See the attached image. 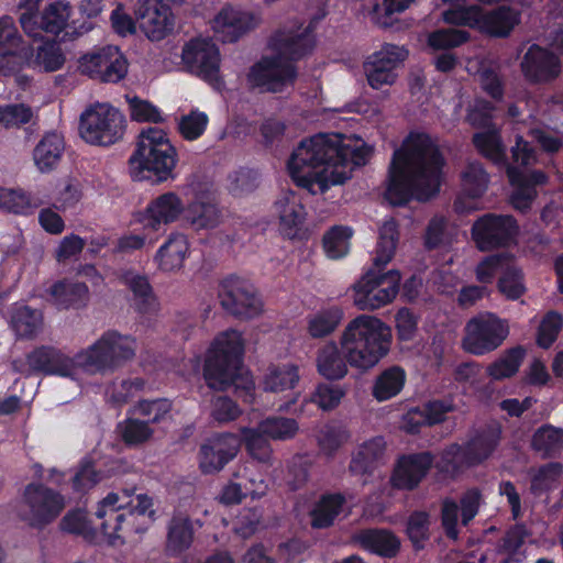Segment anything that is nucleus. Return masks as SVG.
I'll return each mask as SVG.
<instances>
[{"label":"nucleus","mask_w":563,"mask_h":563,"mask_svg":"<svg viewBox=\"0 0 563 563\" xmlns=\"http://www.w3.org/2000/svg\"><path fill=\"white\" fill-rule=\"evenodd\" d=\"M445 164L440 146L430 134L410 132L393 153L385 199L394 207H404L412 200H431L441 190Z\"/></svg>","instance_id":"obj_1"},{"label":"nucleus","mask_w":563,"mask_h":563,"mask_svg":"<svg viewBox=\"0 0 563 563\" xmlns=\"http://www.w3.org/2000/svg\"><path fill=\"white\" fill-rule=\"evenodd\" d=\"M344 140L341 133H319L302 140L287 162L294 183L316 195L350 179L347 165H366L372 148L364 142L352 146Z\"/></svg>","instance_id":"obj_2"},{"label":"nucleus","mask_w":563,"mask_h":563,"mask_svg":"<svg viewBox=\"0 0 563 563\" xmlns=\"http://www.w3.org/2000/svg\"><path fill=\"white\" fill-rule=\"evenodd\" d=\"M244 343L241 333L227 330L214 340L203 367L207 385L217 390H224L231 385L245 394V401H252L254 382L242 365Z\"/></svg>","instance_id":"obj_3"},{"label":"nucleus","mask_w":563,"mask_h":563,"mask_svg":"<svg viewBox=\"0 0 563 563\" xmlns=\"http://www.w3.org/2000/svg\"><path fill=\"white\" fill-rule=\"evenodd\" d=\"M391 340L390 327L374 316L361 314L347 323L340 344L349 365L365 372L388 354Z\"/></svg>","instance_id":"obj_4"},{"label":"nucleus","mask_w":563,"mask_h":563,"mask_svg":"<svg viewBox=\"0 0 563 563\" xmlns=\"http://www.w3.org/2000/svg\"><path fill=\"white\" fill-rule=\"evenodd\" d=\"M176 150L163 130L148 128L139 135L136 150L129 159L134 179L156 176L158 181L168 179L176 166Z\"/></svg>","instance_id":"obj_5"},{"label":"nucleus","mask_w":563,"mask_h":563,"mask_svg":"<svg viewBox=\"0 0 563 563\" xmlns=\"http://www.w3.org/2000/svg\"><path fill=\"white\" fill-rule=\"evenodd\" d=\"M136 347V341L131 335L109 330L93 344L78 352L77 362L88 371L113 372L135 357Z\"/></svg>","instance_id":"obj_6"},{"label":"nucleus","mask_w":563,"mask_h":563,"mask_svg":"<svg viewBox=\"0 0 563 563\" xmlns=\"http://www.w3.org/2000/svg\"><path fill=\"white\" fill-rule=\"evenodd\" d=\"M79 131L87 143L109 146L123 137L125 119L111 104L97 102L81 113Z\"/></svg>","instance_id":"obj_7"},{"label":"nucleus","mask_w":563,"mask_h":563,"mask_svg":"<svg viewBox=\"0 0 563 563\" xmlns=\"http://www.w3.org/2000/svg\"><path fill=\"white\" fill-rule=\"evenodd\" d=\"M508 335L509 324L506 319L494 312H479L466 322L462 347L472 355L483 356L501 346Z\"/></svg>","instance_id":"obj_8"},{"label":"nucleus","mask_w":563,"mask_h":563,"mask_svg":"<svg viewBox=\"0 0 563 563\" xmlns=\"http://www.w3.org/2000/svg\"><path fill=\"white\" fill-rule=\"evenodd\" d=\"M400 282L398 271L383 273L372 267L354 285V305L360 310L379 309L395 299L399 292Z\"/></svg>","instance_id":"obj_9"},{"label":"nucleus","mask_w":563,"mask_h":563,"mask_svg":"<svg viewBox=\"0 0 563 563\" xmlns=\"http://www.w3.org/2000/svg\"><path fill=\"white\" fill-rule=\"evenodd\" d=\"M519 224L511 214L487 212L472 224L471 236L481 252L507 249L516 243Z\"/></svg>","instance_id":"obj_10"},{"label":"nucleus","mask_w":563,"mask_h":563,"mask_svg":"<svg viewBox=\"0 0 563 563\" xmlns=\"http://www.w3.org/2000/svg\"><path fill=\"white\" fill-rule=\"evenodd\" d=\"M63 495L43 484H29L23 494L21 518L31 527L43 528L53 522L65 508Z\"/></svg>","instance_id":"obj_11"},{"label":"nucleus","mask_w":563,"mask_h":563,"mask_svg":"<svg viewBox=\"0 0 563 563\" xmlns=\"http://www.w3.org/2000/svg\"><path fill=\"white\" fill-rule=\"evenodd\" d=\"M184 67L192 75L216 88L222 85L220 75V52L217 45L207 38H192L181 51Z\"/></svg>","instance_id":"obj_12"},{"label":"nucleus","mask_w":563,"mask_h":563,"mask_svg":"<svg viewBox=\"0 0 563 563\" xmlns=\"http://www.w3.org/2000/svg\"><path fill=\"white\" fill-rule=\"evenodd\" d=\"M219 299L227 312L241 320L253 319L263 311V302L254 286L236 276H230L222 280Z\"/></svg>","instance_id":"obj_13"},{"label":"nucleus","mask_w":563,"mask_h":563,"mask_svg":"<svg viewBox=\"0 0 563 563\" xmlns=\"http://www.w3.org/2000/svg\"><path fill=\"white\" fill-rule=\"evenodd\" d=\"M81 74L101 82H118L128 73V62L117 46H106L79 59Z\"/></svg>","instance_id":"obj_14"},{"label":"nucleus","mask_w":563,"mask_h":563,"mask_svg":"<svg viewBox=\"0 0 563 563\" xmlns=\"http://www.w3.org/2000/svg\"><path fill=\"white\" fill-rule=\"evenodd\" d=\"M184 0H140L135 10L141 31L150 41H162L175 25L168 3L180 4Z\"/></svg>","instance_id":"obj_15"},{"label":"nucleus","mask_w":563,"mask_h":563,"mask_svg":"<svg viewBox=\"0 0 563 563\" xmlns=\"http://www.w3.org/2000/svg\"><path fill=\"white\" fill-rule=\"evenodd\" d=\"M433 464L434 455L430 451L401 454L395 462L389 483L397 490L412 492L424 481Z\"/></svg>","instance_id":"obj_16"},{"label":"nucleus","mask_w":563,"mask_h":563,"mask_svg":"<svg viewBox=\"0 0 563 563\" xmlns=\"http://www.w3.org/2000/svg\"><path fill=\"white\" fill-rule=\"evenodd\" d=\"M408 51L386 43L364 63V73L373 89L393 85L397 78L396 68L407 58Z\"/></svg>","instance_id":"obj_17"},{"label":"nucleus","mask_w":563,"mask_h":563,"mask_svg":"<svg viewBox=\"0 0 563 563\" xmlns=\"http://www.w3.org/2000/svg\"><path fill=\"white\" fill-rule=\"evenodd\" d=\"M520 70L525 80L531 85L548 84L561 75L562 63L554 52L531 44L520 60Z\"/></svg>","instance_id":"obj_18"},{"label":"nucleus","mask_w":563,"mask_h":563,"mask_svg":"<svg viewBox=\"0 0 563 563\" xmlns=\"http://www.w3.org/2000/svg\"><path fill=\"white\" fill-rule=\"evenodd\" d=\"M251 88L262 92H276L282 87V41L274 35L268 52L251 68L246 76Z\"/></svg>","instance_id":"obj_19"},{"label":"nucleus","mask_w":563,"mask_h":563,"mask_svg":"<svg viewBox=\"0 0 563 563\" xmlns=\"http://www.w3.org/2000/svg\"><path fill=\"white\" fill-rule=\"evenodd\" d=\"M261 22L258 14L232 5L222 8L212 20V29L222 42L233 43L254 30Z\"/></svg>","instance_id":"obj_20"},{"label":"nucleus","mask_w":563,"mask_h":563,"mask_svg":"<svg viewBox=\"0 0 563 563\" xmlns=\"http://www.w3.org/2000/svg\"><path fill=\"white\" fill-rule=\"evenodd\" d=\"M32 56V48L22 38L11 16L0 18V71L15 70Z\"/></svg>","instance_id":"obj_21"},{"label":"nucleus","mask_w":563,"mask_h":563,"mask_svg":"<svg viewBox=\"0 0 563 563\" xmlns=\"http://www.w3.org/2000/svg\"><path fill=\"white\" fill-rule=\"evenodd\" d=\"M29 373L73 377L79 366L77 354L70 357L53 346H40L26 355Z\"/></svg>","instance_id":"obj_22"},{"label":"nucleus","mask_w":563,"mask_h":563,"mask_svg":"<svg viewBox=\"0 0 563 563\" xmlns=\"http://www.w3.org/2000/svg\"><path fill=\"white\" fill-rule=\"evenodd\" d=\"M240 441L231 433L213 437L200 448L199 465L205 474L220 472L224 465L235 457Z\"/></svg>","instance_id":"obj_23"},{"label":"nucleus","mask_w":563,"mask_h":563,"mask_svg":"<svg viewBox=\"0 0 563 563\" xmlns=\"http://www.w3.org/2000/svg\"><path fill=\"white\" fill-rule=\"evenodd\" d=\"M184 211V202L177 194L169 191L159 195L144 211L145 228L157 231L162 225L175 222Z\"/></svg>","instance_id":"obj_24"},{"label":"nucleus","mask_w":563,"mask_h":563,"mask_svg":"<svg viewBox=\"0 0 563 563\" xmlns=\"http://www.w3.org/2000/svg\"><path fill=\"white\" fill-rule=\"evenodd\" d=\"M500 440L501 429L499 426L489 424L476 429L463 443L466 449V461L474 467L481 465L493 455Z\"/></svg>","instance_id":"obj_25"},{"label":"nucleus","mask_w":563,"mask_h":563,"mask_svg":"<svg viewBox=\"0 0 563 563\" xmlns=\"http://www.w3.org/2000/svg\"><path fill=\"white\" fill-rule=\"evenodd\" d=\"M477 30L494 37H507L520 22V11L509 5H499L492 11L479 7Z\"/></svg>","instance_id":"obj_26"},{"label":"nucleus","mask_w":563,"mask_h":563,"mask_svg":"<svg viewBox=\"0 0 563 563\" xmlns=\"http://www.w3.org/2000/svg\"><path fill=\"white\" fill-rule=\"evenodd\" d=\"M385 444L383 437H375L360 444L352 454L349 472L356 476L371 475L384 455Z\"/></svg>","instance_id":"obj_27"},{"label":"nucleus","mask_w":563,"mask_h":563,"mask_svg":"<svg viewBox=\"0 0 563 563\" xmlns=\"http://www.w3.org/2000/svg\"><path fill=\"white\" fill-rule=\"evenodd\" d=\"M361 547L386 559L396 558L400 551V539L387 529H366L358 534Z\"/></svg>","instance_id":"obj_28"},{"label":"nucleus","mask_w":563,"mask_h":563,"mask_svg":"<svg viewBox=\"0 0 563 563\" xmlns=\"http://www.w3.org/2000/svg\"><path fill=\"white\" fill-rule=\"evenodd\" d=\"M344 311L340 305L322 306L307 318V332L312 339H323L331 335L341 324Z\"/></svg>","instance_id":"obj_29"},{"label":"nucleus","mask_w":563,"mask_h":563,"mask_svg":"<svg viewBox=\"0 0 563 563\" xmlns=\"http://www.w3.org/2000/svg\"><path fill=\"white\" fill-rule=\"evenodd\" d=\"M65 150L60 134L46 133L33 150V162L41 173L53 170L59 163Z\"/></svg>","instance_id":"obj_30"},{"label":"nucleus","mask_w":563,"mask_h":563,"mask_svg":"<svg viewBox=\"0 0 563 563\" xmlns=\"http://www.w3.org/2000/svg\"><path fill=\"white\" fill-rule=\"evenodd\" d=\"M134 490V488H124L118 493H109L103 498V506L126 509L129 517L148 515L152 518L154 515L152 498L145 494L135 495Z\"/></svg>","instance_id":"obj_31"},{"label":"nucleus","mask_w":563,"mask_h":563,"mask_svg":"<svg viewBox=\"0 0 563 563\" xmlns=\"http://www.w3.org/2000/svg\"><path fill=\"white\" fill-rule=\"evenodd\" d=\"M54 303L63 309L85 307L89 300V289L85 283L60 280L48 290Z\"/></svg>","instance_id":"obj_32"},{"label":"nucleus","mask_w":563,"mask_h":563,"mask_svg":"<svg viewBox=\"0 0 563 563\" xmlns=\"http://www.w3.org/2000/svg\"><path fill=\"white\" fill-rule=\"evenodd\" d=\"M194 527L189 516L177 512L168 522L166 550L178 555L188 550L194 541Z\"/></svg>","instance_id":"obj_33"},{"label":"nucleus","mask_w":563,"mask_h":563,"mask_svg":"<svg viewBox=\"0 0 563 563\" xmlns=\"http://www.w3.org/2000/svg\"><path fill=\"white\" fill-rule=\"evenodd\" d=\"M185 219L195 231L212 230L223 222V213L214 202L196 200L187 207Z\"/></svg>","instance_id":"obj_34"},{"label":"nucleus","mask_w":563,"mask_h":563,"mask_svg":"<svg viewBox=\"0 0 563 563\" xmlns=\"http://www.w3.org/2000/svg\"><path fill=\"white\" fill-rule=\"evenodd\" d=\"M347 360L334 342L325 344L318 352L317 367L321 376L328 380H340L347 374Z\"/></svg>","instance_id":"obj_35"},{"label":"nucleus","mask_w":563,"mask_h":563,"mask_svg":"<svg viewBox=\"0 0 563 563\" xmlns=\"http://www.w3.org/2000/svg\"><path fill=\"white\" fill-rule=\"evenodd\" d=\"M345 496L341 493H327L321 495L310 511L311 526L316 529H325L334 523L345 505Z\"/></svg>","instance_id":"obj_36"},{"label":"nucleus","mask_w":563,"mask_h":563,"mask_svg":"<svg viewBox=\"0 0 563 563\" xmlns=\"http://www.w3.org/2000/svg\"><path fill=\"white\" fill-rule=\"evenodd\" d=\"M472 143L479 155L498 166H507L506 148L498 129L476 132Z\"/></svg>","instance_id":"obj_37"},{"label":"nucleus","mask_w":563,"mask_h":563,"mask_svg":"<svg viewBox=\"0 0 563 563\" xmlns=\"http://www.w3.org/2000/svg\"><path fill=\"white\" fill-rule=\"evenodd\" d=\"M187 252L186 236L181 233H173L159 247L155 258L161 269L173 272L183 267Z\"/></svg>","instance_id":"obj_38"},{"label":"nucleus","mask_w":563,"mask_h":563,"mask_svg":"<svg viewBox=\"0 0 563 563\" xmlns=\"http://www.w3.org/2000/svg\"><path fill=\"white\" fill-rule=\"evenodd\" d=\"M122 280L133 292V307L137 312L148 314L156 310V299L145 276L126 272Z\"/></svg>","instance_id":"obj_39"},{"label":"nucleus","mask_w":563,"mask_h":563,"mask_svg":"<svg viewBox=\"0 0 563 563\" xmlns=\"http://www.w3.org/2000/svg\"><path fill=\"white\" fill-rule=\"evenodd\" d=\"M398 240V223L391 218L385 221L379 229L373 268L384 271L387 263L394 257Z\"/></svg>","instance_id":"obj_40"},{"label":"nucleus","mask_w":563,"mask_h":563,"mask_svg":"<svg viewBox=\"0 0 563 563\" xmlns=\"http://www.w3.org/2000/svg\"><path fill=\"white\" fill-rule=\"evenodd\" d=\"M471 467H474V465L466 461V449L464 444L456 442L446 445L435 463L437 471L444 477L452 479Z\"/></svg>","instance_id":"obj_41"},{"label":"nucleus","mask_w":563,"mask_h":563,"mask_svg":"<svg viewBox=\"0 0 563 563\" xmlns=\"http://www.w3.org/2000/svg\"><path fill=\"white\" fill-rule=\"evenodd\" d=\"M406 383V372L394 365L384 369L375 379L372 395L378 401H386L397 396Z\"/></svg>","instance_id":"obj_42"},{"label":"nucleus","mask_w":563,"mask_h":563,"mask_svg":"<svg viewBox=\"0 0 563 563\" xmlns=\"http://www.w3.org/2000/svg\"><path fill=\"white\" fill-rule=\"evenodd\" d=\"M526 356V349L522 345H517L507 349L496 361L487 366V375L495 379L501 380L515 376Z\"/></svg>","instance_id":"obj_43"},{"label":"nucleus","mask_w":563,"mask_h":563,"mask_svg":"<svg viewBox=\"0 0 563 563\" xmlns=\"http://www.w3.org/2000/svg\"><path fill=\"white\" fill-rule=\"evenodd\" d=\"M405 533L416 552L422 551L431 538V516L426 510H413L406 520Z\"/></svg>","instance_id":"obj_44"},{"label":"nucleus","mask_w":563,"mask_h":563,"mask_svg":"<svg viewBox=\"0 0 563 563\" xmlns=\"http://www.w3.org/2000/svg\"><path fill=\"white\" fill-rule=\"evenodd\" d=\"M119 507L103 506V499L99 503L96 516L102 519L101 531L107 537L111 545L123 543V537L120 534L122 522L126 519L125 514H119Z\"/></svg>","instance_id":"obj_45"},{"label":"nucleus","mask_w":563,"mask_h":563,"mask_svg":"<svg viewBox=\"0 0 563 563\" xmlns=\"http://www.w3.org/2000/svg\"><path fill=\"white\" fill-rule=\"evenodd\" d=\"M353 231L349 227L333 225L323 235L322 246L325 255L331 260L344 257L350 250V239Z\"/></svg>","instance_id":"obj_46"},{"label":"nucleus","mask_w":563,"mask_h":563,"mask_svg":"<svg viewBox=\"0 0 563 563\" xmlns=\"http://www.w3.org/2000/svg\"><path fill=\"white\" fill-rule=\"evenodd\" d=\"M464 194L473 199L481 198L488 186L489 175L481 162H470L462 173Z\"/></svg>","instance_id":"obj_47"},{"label":"nucleus","mask_w":563,"mask_h":563,"mask_svg":"<svg viewBox=\"0 0 563 563\" xmlns=\"http://www.w3.org/2000/svg\"><path fill=\"white\" fill-rule=\"evenodd\" d=\"M563 445V429L551 424L540 427L532 435L531 446L544 457L553 456Z\"/></svg>","instance_id":"obj_48"},{"label":"nucleus","mask_w":563,"mask_h":563,"mask_svg":"<svg viewBox=\"0 0 563 563\" xmlns=\"http://www.w3.org/2000/svg\"><path fill=\"white\" fill-rule=\"evenodd\" d=\"M121 438L126 445L141 446L150 442L154 435V429L148 421L137 418H128L119 424Z\"/></svg>","instance_id":"obj_49"},{"label":"nucleus","mask_w":563,"mask_h":563,"mask_svg":"<svg viewBox=\"0 0 563 563\" xmlns=\"http://www.w3.org/2000/svg\"><path fill=\"white\" fill-rule=\"evenodd\" d=\"M498 291L508 300H518L525 295V275L521 268L508 266L497 280Z\"/></svg>","instance_id":"obj_50"},{"label":"nucleus","mask_w":563,"mask_h":563,"mask_svg":"<svg viewBox=\"0 0 563 563\" xmlns=\"http://www.w3.org/2000/svg\"><path fill=\"white\" fill-rule=\"evenodd\" d=\"M350 432L340 423H327L318 434V445L328 456H333L335 452L349 440Z\"/></svg>","instance_id":"obj_51"},{"label":"nucleus","mask_w":563,"mask_h":563,"mask_svg":"<svg viewBox=\"0 0 563 563\" xmlns=\"http://www.w3.org/2000/svg\"><path fill=\"white\" fill-rule=\"evenodd\" d=\"M70 7L65 1L51 3L41 15V27L46 33L58 34L67 25Z\"/></svg>","instance_id":"obj_52"},{"label":"nucleus","mask_w":563,"mask_h":563,"mask_svg":"<svg viewBox=\"0 0 563 563\" xmlns=\"http://www.w3.org/2000/svg\"><path fill=\"white\" fill-rule=\"evenodd\" d=\"M11 322L19 336L32 338L41 329L42 313L29 307H21L14 311Z\"/></svg>","instance_id":"obj_53"},{"label":"nucleus","mask_w":563,"mask_h":563,"mask_svg":"<svg viewBox=\"0 0 563 563\" xmlns=\"http://www.w3.org/2000/svg\"><path fill=\"white\" fill-rule=\"evenodd\" d=\"M470 37V33L465 30L439 29L429 34L428 45L434 51H446L463 45Z\"/></svg>","instance_id":"obj_54"},{"label":"nucleus","mask_w":563,"mask_h":563,"mask_svg":"<svg viewBox=\"0 0 563 563\" xmlns=\"http://www.w3.org/2000/svg\"><path fill=\"white\" fill-rule=\"evenodd\" d=\"M33 208L31 197L25 191L0 187V210L15 214H26Z\"/></svg>","instance_id":"obj_55"},{"label":"nucleus","mask_w":563,"mask_h":563,"mask_svg":"<svg viewBox=\"0 0 563 563\" xmlns=\"http://www.w3.org/2000/svg\"><path fill=\"white\" fill-rule=\"evenodd\" d=\"M563 325L562 314L558 311H548L542 318L537 332V344L549 349L556 341Z\"/></svg>","instance_id":"obj_56"},{"label":"nucleus","mask_w":563,"mask_h":563,"mask_svg":"<svg viewBox=\"0 0 563 563\" xmlns=\"http://www.w3.org/2000/svg\"><path fill=\"white\" fill-rule=\"evenodd\" d=\"M34 112L24 103L0 106V125L5 129L20 128L31 122Z\"/></svg>","instance_id":"obj_57"},{"label":"nucleus","mask_w":563,"mask_h":563,"mask_svg":"<svg viewBox=\"0 0 563 563\" xmlns=\"http://www.w3.org/2000/svg\"><path fill=\"white\" fill-rule=\"evenodd\" d=\"M263 526L257 508H243L233 520V531L243 539L251 538Z\"/></svg>","instance_id":"obj_58"},{"label":"nucleus","mask_w":563,"mask_h":563,"mask_svg":"<svg viewBox=\"0 0 563 563\" xmlns=\"http://www.w3.org/2000/svg\"><path fill=\"white\" fill-rule=\"evenodd\" d=\"M243 439L249 453L260 462H268L272 456V449L269 439L264 437L258 430L254 428L242 429Z\"/></svg>","instance_id":"obj_59"},{"label":"nucleus","mask_w":563,"mask_h":563,"mask_svg":"<svg viewBox=\"0 0 563 563\" xmlns=\"http://www.w3.org/2000/svg\"><path fill=\"white\" fill-rule=\"evenodd\" d=\"M562 473L563 465L560 462L541 465L531 478V492L540 494L550 490L552 484L559 481Z\"/></svg>","instance_id":"obj_60"},{"label":"nucleus","mask_w":563,"mask_h":563,"mask_svg":"<svg viewBox=\"0 0 563 563\" xmlns=\"http://www.w3.org/2000/svg\"><path fill=\"white\" fill-rule=\"evenodd\" d=\"M172 410V402L166 398L140 400L133 408L134 415L146 417L150 424L159 423Z\"/></svg>","instance_id":"obj_61"},{"label":"nucleus","mask_w":563,"mask_h":563,"mask_svg":"<svg viewBox=\"0 0 563 563\" xmlns=\"http://www.w3.org/2000/svg\"><path fill=\"white\" fill-rule=\"evenodd\" d=\"M421 407L423 409L428 427L445 422L448 413H451L456 409L453 400L446 398L428 400L423 402Z\"/></svg>","instance_id":"obj_62"},{"label":"nucleus","mask_w":563,"mask_h":563,"mask_svg":"<svg viewBox=\"0 0 563 563\" xmlns=\"http://www.w3.org/2000/svg\"><path fill=\"white\" fill-rule=\"evenodd\" d=\"M34 62L45 71H55L64 65L65 56L62 48L55 43H45L38 47Z\"/></svg>","instance_id":"obj_63"},{"label":"nucleus","mask_w":563,"mask_h":563,"mask_svg":"<svg viewBox=\"0 0 563 563\" xmlns=\"http://www.w3.org/2000/svg\"><path fill=\"white\" fill-rule=\"evenodd\" d=\"M344 394V390L338 386L321 383L316 387L310 400L322 410H332L339 406Z\"/></svg>","instance_id":"obj_64"}]
</instances>
